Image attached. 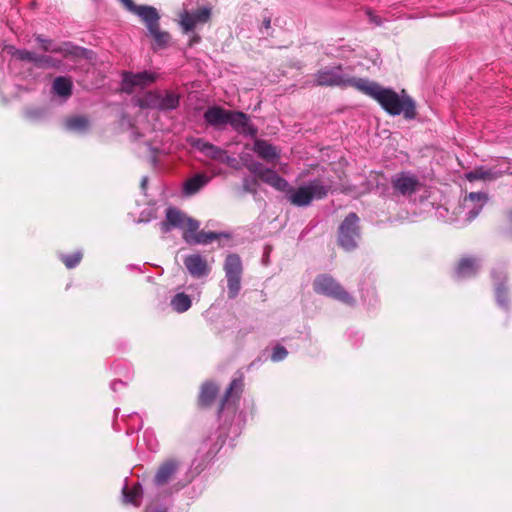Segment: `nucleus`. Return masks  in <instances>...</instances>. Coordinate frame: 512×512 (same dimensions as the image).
I'll return each instance as SVG.
<instances>
[{
    "label": "nucleus",
    "mask_w": 512,
    "mask_h": 512,
    "mask_svg": "<svg viewBox=\"0 0 512 512\" xmlns=\"http://www.w3.org/2000/svg\"><path fill=\"white\" fill-rule=\"evenodd\" d=\"M359 91L375 99L381 107L390 115L403 113L406 119L416 117L415 102L409 96H400L393 90L383 88L376 82L363 79Z\"/></svg>",
    "instance_id": "nucleus-1"
},
{
    "label": "nucleus",
    "mask_w": 512,
    "mask_h": 512,
    "mask_svg": "<svg viewBox=\"0 0 512 512\" xmlns=\"http://www.w3.org/2000/svg\"><path fill=\"white\" fill-rule=\"evenodd\" d=\"M126 10L140 17L153 38L152 49H165L168 47L171 36L167 31L160 29V15L155 7L148 5H136L133 0H119Z\"/></svg>",
    "instance_id": "nucleus-2"
},
{
    "label": "nucleus",
    "mask_w": 512,
    "mask_h": 512,
    "mask_svg": "<svg viewBox=\"0 0 512 512\" xmlns=\"http://www.w3.org/2000/svg\"><path fill=\"white\" fill-rule=\"evenodd\" d=\"M331 186L320 179L310 181L307 185L296 189H290L287 194L288 201L297 207H305L311 204L314 199L325 198Z\"/></svg>",
    "instance_id": "nucleus-3"
},
{
    "label": "nucleus",
    "mask_w": 512,
    "mask_h": 512,
    "mask_svg": "<svg viewBox=\"0 0 512 512\" xmlns=\"http://www.w3.org/2000/svg\"><path fill=\"white\" fill-rule=\"evenodd\" d=\"M363 79L343 74L341 65L323 67L314 74V81L317 86L353 87L358 91Z\"/></svg>",
    "instance_id": "nucleus-4"
},
{
    "label": "nucleus",
    "mask_w": 512,
    "mask_h": 512,
    "mask_svg": "<svg viewBox=\"0 0 512 512\" xmlns=\"http://www.w3.org/2000/svg\"><path fill=\"white\" fill-rule=\"evenodd\" d=\"M315 293L338 300L342 303L352 305L354 298L337 282L331 275L320 274L313 281Z\"/></svg>",
    "instance_id": "nucleus-5"
},
{
    "label": "nucleus",
    "mask_w": 512,
    "mask_h": 512,
    "mask_svg": "<svg viewBox=\"0 0 512 512\" xmlns=\"http://www.w3.org/2000/svg\"><path fill=\"white\" fill-rule=\"evenodd\" d=\"M359 217L356 213H349L338 228V244L345 250L351 251L357 246L360 236Z\"/></svg>",
    "instance_id": "nucleus-6"
},
{
    "label": "nucleus",
    "mask_w": 512,
    "mask_h": 512,
    "mask_svg": "<svg viewBox=\"0 0 512 512\" xmlns=\"http://www.w3.org/2000/svg\"><path fill=\"white\" fill-rule=\"evenodd\" d=\"M224 271L227 279L228 297L234 299L241 289L243 265L238 254H229L224 262Z\"/></svg>",
    "instance_id": "nucleus-7"
},
{
    "label": "nucleus",
    "mask_w": 512,
    "mask_h": 512,
    "mask_svg": "<svg viewBox=\"0 0 512 512\" xmlns=\"http://www.w3.org/2000/svg\"><path fill=\"white\" fill-rule=\"evenodd\" d=\"M189 143L193 148L197 149L199 152L203 153L206 157H209L212 160H216L228 165L234 161V158L230 157L226 150L210 142H207L202 138H192Z\"/></svg>",
    "instance_id": "nucleus-8"
},
{
    "label": "nucleus",
    "mask_w": 512,
    "mask_h": 512,
    "mask_svg": "<svg viewBox=\"0 0 512 512\" xmlns=\"http://www.w3.org/2000/svg\"><path fill=\"white\" fill-rule=\"evenodd\" d=\"M180 25L184 33L192 31L198 24H205L211 18V8L202 7L196 11H183L179 15Z\"/></svg>",
    "instance_id": "nucleus-9"
},
{
    "label": "nucleus",
    "mask_w": 512,
    "mask_h": 512,
    "mask_svg": "<svg viewBox=\"0 0 512 512\" xmlns=\"http://www.w3.org/2000/svg\"><path fill=\"white\" fill-rule=\"evenodd\" d=\"M180 465V461L175 458L166 459L158 466L153 483L158 487L168 484L178 472Z\"/></svg>",
    "instance_id": "nucleus-10"
},
{
    "label": "nucleus",
    "mask_w": 512,
    "mask_h": 512,
    "mask_svg": "<svg viewBox=\"0 0 512 512\" xmlns=\"http://www.w3.org/2000/svg\"><path fill=\"white\" fill-rule=\"evenodd\" d=\"M228 124L238 133L250 136L257 135V128L249 121V117L241 111L230 110Z\"/></svg>",
    "instance_id": "nucleus-11"
},
{
    "label": "nucleus",
    "mask_w": 512,
    "mask_h": 512,
    "mask_svg": "<svg viewBox=\"0 0 512 512\" xmlns=\"http://www.w3.org/2000/svg\"><path fill=\"white\" fill-rule=\"evenodd\" d=\"M187 214L176 207H169L166 210L165 220L160 223V230L163 234L169 233L173 228L181 229L187 221Z\"/></svg>",
    "instance_id": "nucleus-12"
},
{
    "label": "nucleus",
    "mask_w": 512,
    "mask_h": 512,
    "mask_svg": "<svg viewBox=\"0 0 512 512\" xmlns=\"http://www.w3.org/2000/svg\"><path fill=\"white\" fill-rule=\"evenodd\" d=\"M184 265L190 275L195 278H201L210 273V267L206 259L199 254L188 255L184 259Z\"/></svg>",
    "instance_id": "nucleus-13"
},
{
    "label": "nucleus",
    "mask_w": 512,
    "mask_h": 512,
    "mask_svg": "<svg viewBox=\"0 0 512 512\" xmlns=\"http://www.w3.org/2000/svg\"><path fill=\"white\" fill-rule=\"evenodd\" d=\"M392 186L402 195H411L416 192L419 186V180L413 175L400 173L396 175L392 181Z\"/></svg>",
    "instance_id": "nucleus-14"
},
{
    "label": "nucleus",
    "mask_w": 512,
    "mask_h": 512,
    "mask_svg": "<svg viewBox=\"0 0 512 512\" xmlns=\"http://www.w3.org/2000/svg\"><path fill=\"white\" fill-rule=\"evenodd\" d=\"M230 110H226L220 106L209 107L204 112V120L215 129H223L228 124Z\"/></svg>",
    "instance_id": "nucleus-15"
},
{
    "label": "nucleus",
    "mask_w": 512,
    "mask_h": 512,
    "mask_svg": "<svg viewBox=\"0 0 512 512\" xmlns=\"http://www.w3.org/2000/svg\"><path fill=\"white\" fill-rule=\"evenodd\" d=\"M503 173L496 168H488L485 166L476 167L472 171L465 174V178L469 182L484 181L491 182L502 177Z\"/></svg>",
    "instance_id": "nucleus-16"
},
{
    "label": "nucleus",
    "mask_w": 512,
    "mask_h": 512,
    "mask_svg": "<svg viewBox=\"0 0 512 512\" xmlns=\"http://www.w3.org/2000/svg\"><path fill=\"white\" fill-rule=\"evenodd\" d=\"M243 389H244L243 377L240 376L238 378L233 379L220 401L218 413L219 414L222 413L226 404L229 401H234V402L238 401L242 395Z\"/></svg>",
    "instance_id": "nucleus-17"
},
{
    "label": "nucleus",
    "mask_w": 512,
    "mask_h": 512,
    "mask_svg": "<svg viewBox=\"0 0 512 512\" xmlns=\"http://www.w3.org/2000/svg\"><path fill=\"white\" fill-rule=\"evenodd\" d=\"M218 393L219 387L215 383H203L198 396V405L202 408L210 407Z\"/></svg>",
    "instance_id": "nucleus-18"
},
{
    "label": "nucleus",
    "mask_w": 512,
    "mask_h": 512,
    "mask_svg": "<svg viewBox=\"0 0 512 512\" xmlns=\"http://www.w3.org/2000/svg\"><path fill=\"white\" fill-rule=\"evenodd\" d=\"M155 81V76L147 71L140 73H125L123 83L131 87H145Z\"/></svg>",
    "instance_id": "nucleus-19"
},
{
    "label": "nucleus",
    "mask_w": 512,
    "mask_h": 512,
    "mask_svg": "<svg viewBox=\"0 0 512 512\" xmlns=\"http://www.w3.org/2000/svg\"><path fill=\"white\" fill-rule=\"evenodd\" d=\"M154 107L159 110H173L179 106V95L172 91L154 97Z\"/></svg>",
    "instance_id": "nucleus-20"
},
{
    "label": "nucleus",
    "mask_w": 512,
    "mask_h": 512,
    "mask_svg": "<svg viewBox=\"0 0 512 512\" xmlns=\"http://www.w3.org/2000/svg\"><path fill=\"white\" fill-rule=\"evenodd\" d=\"M455 271L459 277L473 276L478 271V260L475 257H463L457 263Z\"/></svg>",
    "instance_id": "nucleus-21"
},
{
    "label": "nucleus",
    "mask_w": 512,
    "mask_h": 512,
    "mask_svg": "<svg viewBox=\"0 0 512 512\" xmlns=\"http://www.w3.org/2000/svg\"><path fill=\"white\" fill-rule=\"evenodd\" d=\"M259 179L279 191H284L288 187V182L269 168L263 172Z\"/></svg>",
    "instance_id": "nucleus-22"
},
{
    "label": "nucleus",
    "mask_w": 512,
    "mask_h": 512,
    "mask_svg": "<svg viewBox=\"0 0 512 512\" xmlns=\"http://www.w3.org/2000/svg\"><path fill=\"white\" fill-rule=\"evenodd\" d=\"M254 151L266 161H272L279 157L276 148L265 140H256Z\"/></svg>",
    "instance_id": "nucleus-23"
},
{
    "label": "nucleus",
    "mask_w": 512,
    "mask_h": 512,
    "mask_svg": "<svg viewBox=\"0 0 512 512\" xmlns=\"http://www.w3.org/2000/svg\"><path fill=\"white\" fill-rule=\"evenodd\" d=\"M208 177L204 174H196L195 176L186 180L184 184V193L193 195L197 193L202 187L208 183Z\"/></svg>",
    "instance_id": "nucleus-24"
},
{
    "label": "nucleus",
    "mask_w": 512,
    "mask_h": 512,
    "mask_svg": "<svg viewBox=\"0 0 512 512\" xmlns=\"http://www.w3.org/2000/svg\"><path fill=\"white\" fill-rule=\"evenodd\" d=\"M170 304L175 312L184 313L190 309L192 300L189 295L184 292H180L172 297Z\"/></svg>",
    "instance_id": "nucleus-25"
},
{
    "label": "nucleus",
    "mask_w": 512,
    "mask_h": 512,
    "mask_svg": "<svg viewBox=\"0 0 512 512\" xmlns=\"http://www.w3.org/2000/svg\"><path fill=\"white\" fill-rule=\"evenodd\" d=\"M181 229L183 230V239L187 243L192 244L195 235L198 233L199 222L188 216Z\"/></svg>",
    "instance_id": "nucleus-26"
},
{
    "label": "nucleus",
    "mask_w": 512,
    "mask_h": 512,
    "mask_svg": "<svg viewBox=\"0 0 512 512\" xmlns=\"http://www.w3.org/2000/svg\"><path fill=\"white\" fill-rule=\"evenodd\" d=\"M53 89L59 96H70L72 92V82L65 77H57L53 82Z\"/></svg>",
    "instance_id": "nucleus-27"
},
{
    "label": "nucleus",
    "mask_w": 512,
    "mask_h": 512,
    "mask_svg": "<svg viewBox=\"0 0 512 512\" xmlns=\"http://www.w3.org/2000/svg\"><path fill=\"white\" fill-rule=\"evenodd\" d=\"M89 125H90V121H89L88 117L83 116V115L71 117V118L67 119V121H66L67 128L70 130H73V131H80V132L86 131L88 129Z\"/></svg>",
    "instance_id": "nucleus-28"
},
{
    "label": "nucleus",
    "mask_w": 512,
    "mask_h": 512,
    "mask_svg": "<svg viewBox=\"0 0 512 512\" xmlns=\"http://www.w3.org/2000/svg\"><path fill=\"white\" fill-rule=\"evenodd\" d=\"M62 61L52 56L37 54L35 66L40 69L59 68Z\"/></svg>",
    "instance_id": "nucleus-29"
},
{
    "label": "nucleus",
    "mask_w": 512,
    "mask_h": 512,
    "mask_svg": "<svg viewBox=\"0 0 512 512\" xmlns=\"http://www.w3.org/2000/svg\"><path fill=\"white\" fill-rule=\"evenodd\" d=\"M142 494V487L139 483H136L133 485L132 488L125 487L123 489V495L125 498V501L127 503L134 504L136 506H139L138 499L140 498Z\"/></svg>",
    "instance_id": "nucleus-30"
},
{
    "label": "nucleus",
    "mask_w": 512,
    "mask_h": 512,
    "mask_svg": "<svg viewBox=\"0 0 512 512\" xmlns=\"http://www.w3.org/2000/svg\"><path fill=\"white\" fill-rule=\"evenodd\" d=\"M34 39L43 52L57 53L59 51L58 45H55L52 39L46 38L41 34H35Z\"/></svg>",
    "instance_id": "nucleus-31"
},
{
    "label": "nucleus",
    "mask_w": 512,
    "mask_h": 512,
    "mask_svg": "<svg viewBox=\"0 0 512 512\" xmlns=\"http://www.w3.org/2000/svg\"><path fill=\"white\" fill-rule=\"evenodd\" d=\"M222 236L221 233L200 231L195 235L192 244H209L214 240L219 239Z\"/></svg>",
    "instance_id": "nucleus-32"
},
{
    "label": "nucleus",
    "mask_w": 512,
    "mask_h": 512,
    "mask_svg": "<svg viewBox=\"0 0 512 512\" xmlns=\"http://www.w3.org/2000/svg\"><path fill=\"white\" fill-rule=\"evenodd\" d=\"M57 53L61 54L64 58L68 57H79L83 53V49L78 46H74L70 43H64L62 46L58 45Z\"/></svg>",
    "instance_id": "nucleus-33"
},
{
    "label": "nucleus",
    "mask_w": 512,
    "mask_h": 512,
    "mask_svg": "<svg viewBox=\"0 0 512 512\" xmlns=\"http://www.w3.org/2000/svg\"><path fill=\"white\" fill-rule=\"evenodd\" d=\"M11 50L12 56L17 60L30 62L35 65L37 53L25 49H15L14 47H11Z\"/></svg>",
    "instance_id": "nucleus-34"
},
{
    "label": "nucleus",
    "mask_w": 512,
    "mask_h": 512,
    "mask_svg": "<svg viewBox=\"0 0 512 512\" xmlns=\"http://www.w3.org/2000/svg\"><path fill=\"white\" fill-rule=\"evenodd\" d=\"M495 297L497 303L504 308H507L509 305V294L508 288L504 284H499L495 290Z\"/></svg>",
    "instance_id": "nucleus-35"
},
{
    "label": "nucleus",
    "mask_w": 512,
    "mask_h": 512,
    "mask_svg": "<svg viewBox=\"0 0 512 512\" xmlns=\"http://www.w3.org/2000/svg\"><path fill=\"white\" fill-rule=\"evenodd\" d=\"M83 254L81 251L74 252L68 255H62L61 261L68 269L75 268L81 262Z\"/></svg>",
    "instance_id": "nucleus-36"
},
{
    "label": "nucleus",
    "mask_w": 512,
    "mask_h": 512,
    "mask_svg": "<svg viewBox=\"0 0 512 512\" xmlns=\"http://www.w3.org/2000/svg\"><path fill=\"white\" fill-rule=\"evenodd\" d=\"M245 167L254 174L257 178H259L263 172L267 169L264 167V165L260 162L251 161L248 163H245Z\"/></svg>",
    "instance_id": "nucleus-37"
},
{
    "label": "nucleus",
    "mask_w": 512,
    "mask_h": 512,
    "mask_svg": "<svg viewBox=\"0 0 512 512\" xmlns=\"http://www.w3.org/2000/svg\"><path fill=\"white\" fill-rule=\"evenodd\" d=\"M288 355V351L284 346L277 345L272 352L271 359L274 362L283 360Z\"/></svg>",
    "instance_id": "nucleus-38"
},
{
    "label": "nucleus",
    "mask_w": 512,
    "mask_h": 512,
    "mask_svg": "<svg viewBox=\"0 0 512 512\" xmlns=\"http://www.w3.org/2000/svg\"><path fill=\"white\" fill-rule=\"evenodd\" d=\"M467 198L472 202L486 201L488 199L487 195L481 192H471Z\"/></svg>",
    "instance_id": "nucleus-39"
},
{
    "label": "nucleus",
    "mask_w": 512,
    "mask_h": 512,
    "mask_svg": "<svg viewBox=\"0 0 512 512\" xmlns=\"http://www.w3.org/2000/svg\"><path fill=\"white\" fill-rule=\"evenodd\" d=\"M201 41V37L198 34H193L189 39V47L194 46L195 44L199 43Z\"/></svg>",
    "instance_id": "nucleus-40"
},
{
    "label": "nucleus",
    "mask_w": 512,
    "mask_h": 512,
    "mask_svg": "<svg viewBox=\"0 0 512 512\" xmlns=\"http://www.w3.org/2000/svg\"><path fill=\"white\" fill-rule=\"evenodd\" d=\"M262 26H263L265 29H270V28H271V18H270V17H265V18L263 19Z\"/></svg>",
    "instance_id": "nucleus-41"
},
{
    "label": "nucleus",
    "mask_w": 512,
    "mask_h": 512,
    "mask_svg": "<svg viewBox=\"0 0 512 512\" xmlns=\"http://www.w3.org/2000/svg\"><path fill=\"white\" fill-rule=\"evenodd\" d=\"M27 115H28L29 117H35V116H36V113L29 111V112H27Z\"/></svg>",
    "instance_id": "nucleus-42"
},
{
    "label": "nucleus",
    "mask_w": 512,
    "mask_h": 512,
    "mask_svg": "<svg viewBox=\"0 0 512 512\" xmlns=\"http://www.w3.org/2000/svg\"><path fill=\"white\" fill-rule=\"evenodd\" d=\"M508 216H509L510 221H512V211H510V212L508 213Z\"/></svg>",
    "instance_id": "nucleus-43"
}]
</instances>
